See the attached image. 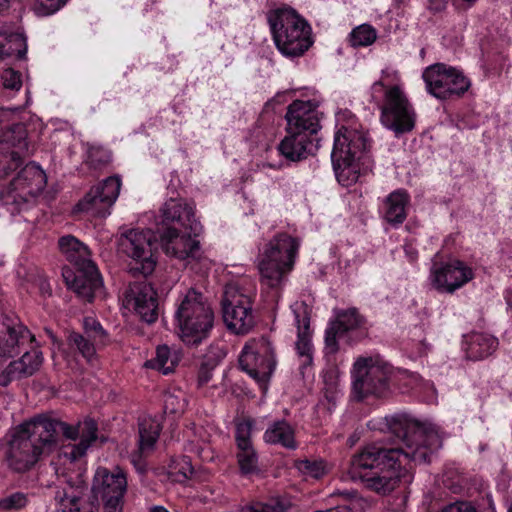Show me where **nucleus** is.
<instances>
[{"mask_svg": "<svg viewBox=\"0 0 512 512\" xmlns=\"http://www.w3.org/2000/svg\"><path fill=\"white\" fill-rule=\"evenodd\" d=\"M390 369L371 357H360L353 365V392L358 400L369 395L381 396L388 389Z\"/></svg>", "mask_w": 512, "mask_h": 512, "instance_id": "9b49d317", "label": "nucleus"}, {"mask_svg": "<svg viewBox=\"0 0 512 512\" xmlns=\"http://www.w3.org/2000/svg\"><path fill=\"white\" fill-rule=\"evenodd\" d=\"M203 452H204V449H203V448H199V449H197V453L199 454V457H204V456L202 455V453H203Z\"/></svg>", "mask_w": 512, "mask_h": 512, "instance_id": "052dcab7", "label": "nucleus"}, {"mask_svg": "<svg viewBox=\"0 0 512 512\" xmlns=\"http://www.w3.org/2000/svg\"><path fill=\"white\" fill-rule=\"evenodd\" d=\"M39 290L43 296H50L52 293L51 286L46 279H39Z\"/></svg>", "mask_w": 512, "mask_h": 512, "instance_id": "5fc2aeb1", "label": "nucleus"}, {"mask_svg": "<svg viewBox=\"0 0 512 512\" xmlns=\"http://www.w3.org/2000/svg\"><path fill=\"white\" fill-rule=\"evenodd\" d=\"M27 497L24 493L16 492L0 500V508L3 510H18L25 507Z\"/></svg>", "mask_w": 512, "mask_h": 512, "instance_id": "37998d69", "label": "nucleus"}, {"mask_svg": "<svg viewBox=\"0 0 512 512\" xmlns=\"http://www.w3.org/2000/svg\"><path fill=\"white\" fill-rule=\"evenodd\" d=\"M214 368L215 365L208 362H203L201 364L197 376V383L199 387L206 385L212 379Z\"/></svg>", "mask_w": 512, "mask_h": 512, "instance_id": "09e8293b", "label": "nucleus"}, {"mask_svg": "<svg viewBox=\"0 0 512 512\" xmlns=\"http://www.w3.org/2000/svg\"><path fill=\"white\" fill-rule=\"evenodd\" d=\"M409 200V194L404 189L391 192L384 201V219L393 225L402 224L407 217Z\"/></svg>", "mask_w": 512, "mask_h": 512, "instance_id": "bb28decb", "label": "nucleus"}, {"mask_svg": "<svg viewBox=\"0 0 512 512\" xmlns=\"http://www.w3.org/2000/svg\"><path fill=\"white\" fill-rule=\"evenodd\" d=\"M396 471L387 469L367 471L366 473L356 474L354 480L362 481L364 486L370 490L386 494L394 490L399 481Z\"/></svg>", "mask_w": 512, "mask_h": 512, "instance_id": "393cba45", "label": "nucleus"}, {"mask_svg": "<svg viewBox=\"0 0 512 512\" xmlns=\"http://www.w3.org/2000/svg\"><path fill=\"white\" fill-rule=\"evenodd\" d=\"M156 236L150 230L129 229L121 233L118 239L119 250L132 259L129 272L133 276L152 274L156 266Z\"/></svg>", "mask_w": 512, "mask_h": 512, "instance_id": "0eeeda50", "label": "nucleus"}, {"mask_svg": "<svg viewBox=\"0 0 512 512\" xmlns=\"http://www.w3.org/2000/svg\"><path fill=\"white\" fill-rule=\"evenodd\" d=\"M42 361V353L33 349L25 352L19 360L11 362V370L16 371L18 378L29 377L40 368Z\"/></svg>", "mask_w": 512, "mask_h": 512, "instance_id": "2f4dec72", "label": "nucleus"}, {"mask_svg": "<svg viewBox=\"0 0 512 512\" xmlns=\"http://www.w3.org/2000/svg\"><path fill=\"white\" fill-rule=\"evenodd\" d=\"M252 431V425L249 421H243L236 426V442L238 448H245L246 446L252 445L250 436Z\"/></svg>", "mask_w": 512, "mask_h": 512, "instance_id": "a18cd8bd", "label": "nucleus"}, {"mask_svg": "<svg viewBox=\"0 0 512 512\" xmlns=\"http://www.w3.org/2000/svg\"><path fill=\"white\" fill-rule=\"evenodd\" d=\"M10 0H6V2L0 4V8L6 6ZM6 33H0V57H3V51L5 46Z\"/></svg>", "mask_w": 512, "mask_h": 512, "instance_id": "4d7b16f0", "label": "nucleus"}, {"mask_svg": "<svg viewBox=\"0 0 512 512\" xmlns=\"http://www.w3.org/2000/svg\"><path fill=\"white\" fill-rule=\"evenodd\" d=\"M110 159L109 151L102 147L91 146L88 149L87 163L94 169H100L106 166L110 162Z\"/></svg>", "mask_w": 512, "mask_h": 512, "instance_id": "a19ab883", "label": "nucleus"}, {"mask_svg": "<svg viewBox=\"0 0 512 512\" xmlns=\"http://www.w3.org/2000/svg\"><path fill=\"white\" fill-rule=\"evenodd\" d=\"M2 150H7L11 165L9 169L17 168L22 162V158L28 155L27 130L22 123L13 124L3 131L0 140Z\"/></svg>", "mask_w": 512, "mask_h": 512, "instance_id": "4be33fe9", "label": "nucleus"}, {"mask_svg": "<svg viewBox=\"0 0 512 512\" xmlns=\"http://www.w3.org/2000/svg\"><path fill=\"white\" fill-rule=\"evenodd\" d=\"M376 38V30L368 24L359 25L350 33V43L353 47L369 46L375 42Z\"/></svg>", "mask_w": 512, "mask_h": 512, "instance_id": "e433bc0d", "label": "nucleus"}, {"mask_svg": "<svg viewBox=\"0 0 512 512\" xmlns=\"http://www.w3.org/2000/svg\"><path fill=\"white\" fill-rule=\"evenodd\" d=\"M377 88H384V84L381 81L375 82L373 84V89L376 90Z\"/></svg>", "mask_w": 512, "mask_h": 512, "instance_id": "bf43d9fd", "label": "nucleus"}, {"mask_svg": "<svg viewBox=\"0 0 512 512\" xmlns=\"http://www.w3.org/2000/svg\"><path fill=\"white\" fill-rule=\"evenodd\" d=\"M84 334L98 347L104 346L109 338L99 321L93 317H85L83 320Z\"/></svg>", "mask_w": 512, "mask_h": 512, "instance_id": "c9c22d12", "label": "nucleus"}, {"mask_svg": "<svg viewBox=\"0 0 512 512\" xmlns=\"http://www.w3.org/2000/svg\"><path fill=\"white\" fill-rule=\"evenodd\" d=\"M381 123L396 134L410 132L416 122V113L404 91L397 85L385 89L381 106Z\"/></svg>", "mask_w": 512, "mask_h": 512, "instance_id": "6e6552de", "label": "nucleus"}, {"mask_svg": "<svg viewBox=\"0 0 512 512\" xmlns=\"http://www.w3.org/2000/svg\"><path fill=\"white\" fill-rule=\"evenodd\" d=\"M316 138H309L299 133H288L280 142L278 150L280 153L291 161H301L309 154H312Z\"/></svg>", "mask_w": 512, "mask_h": 512, "instance_id": "b1692460", "label": "nucleus"}, {"mask_svg": "<svg viewBox=\"0 0 512 512\" xmlns=\"http://www.w3.org/2000/svg\"><path fill=\"white\" fill-rule=\"evenodd\" d=\"M498 341L486 333H473L467 341V356L472 360L483 359L497 348Z\"/></svg>", "mask_w": 512, "mask_h": 512, "instance_id": "c756f323", "label": "nucleus"}, {"mask_svg": "<svg viewBox=\"0 0 512 512\" xmlns=\"http://www.w3.org/2000/svg\"><path fill=\"white\" fill-rule=\"evenodd\" d=\"M67 342L71 348H75L89 362L96 355V348L98 346L85 334L71 332L67 337Z\"/></svg>", "mask_w": 512, "mask_h": 512, "instance_id": "f704fd0d", "label": "nucleus"}, {"mask_svg": "<svg viewBox=\"0 0 512 512\" xmlns=\"http://www.w3.org/2000/svg\"><path fill=\"white\" fill-rule=\"evenodd\" d=\"M439 512H477L474 507L465 502H457L444 507Z\"/></svg>", "mask_w": 512, "mask_h": 512, "instance_id": "603ef678", "label": "nucleus"}, {"mask_svg": "<svg viewBox=\"0 0 512 512\" xmlns=\"http://www.w3.org/2000/svg\"><path fill=\"white\" fill-rule=\"evenodd\" d=\"M41 6L45 8L46 14H51L59 10L67 0H36Z\"/></svg>", "mask_w": 512, "mask_h": 512, "instance_id": "3c124183", "label": "nucleus"}, {"mask_svg": "<svg viewBox=\"0 0 512 512\" xmlns=\"http://www.w3.org/2000/svg\"><path fill=\"white\" fill-rule=\"evenodd\" d=\"M238 450L237 458L242 473L250 474L257 471L258 458L253 446L249 445Z\"/></svg>", "mask_w": 512, "mask_h": 512, "instance_id": "ea45409f", "label": "nucleus"}, {"mask_svg": "<svg viewBox=\"0 0 512 512\" xmlns=\"http://www.w3.org/2000/svg\"><path fill=\"white\" fill-rule=\"evenodd\" d=\"M4 2H6V0H0V4H2V3H4Z\"/></svg>", "mask_w": 512, "mask_h": 512, "instance_id": "e2e57ef3", "label": "nucleus"}, {"mask_svg": "<svg viewBox=\"0 0 512 512\" xmlns=\"http://www.w3.org/2000/svg\"><path fill=\"white\" fill-rule=\"evenodd\" d=\"M149 512H169L165 507L156 505L149 508Z\"/></svg>", "mask_w": 512, "mask_h": 512, "instance_id": "13d9d810", "label": "nucleus"}, {"mask_svg": "<svg viewBox=\"0 0 512 512\" xmlns=\"http://www.w3.org/2000/svg\"><path fill=\"white\" fill-rule=\"evenodd\" d=\"M103 505V512H123L124 496H109L99 498Z\"/></svg>", "mask_w": 512, "mask_h": 512, "instance_id": "49530a36", "label": "nucleus"}, {"mask_svg": "<svg viewBox=\"0 0 512 512\" xmlns=\"http://www.w3.org/2000/svg\"><path fill=\"white\" fill-rule=\"evenodd\" d=\"M294 315L297 325L296 350L303 359L302 365L307 366V364H310L312 361L310 317L306 309L302 311L294 310Z\"/></svg>", "mask_w": 512, "mask_h": 512, "instance_id": "a878e982", "label": "nucleus"}, {"mask_svg": "<svg viewBox=\"0 0 512 512\" xmlns=\"http://www.w3.org/2000/svg\"><path fill=\"white\" fill-rule=\"evenodd\" d=\"M121 181L118 177H108L99 185L90 189L76 205L78 211L90 213L96 217H106L110 208L118 198Z\"/></svg>", "mask_w": 512, "mask_h": 512, "instance_id": "4468645a", "label": "nucleus"}, {"mask_svg": "<svg viewBox=\"0 0 512 512\" xmlns=\"http://www.w3.org/2000/svg\"><path fill=\"white\" fill-rule=\"evenodd\" d=\"M385 424L404 447H386L378 443L365 446L351 458L348 470L351 479L367 471L397 470L404 461L405 464L428 463L431 455L442 447V438L431 423L421 422L407 414H395L385 417Z\"/></svg>", "mask_w": 512, "mask_h": 512, "instance_id": "f03ea898", "label": "nucleus"}, {"mask_svg": "<svg viewBox=\"0 0 512 512\" xmlns=\"http://www.w3.org/2000/svg\"><path fill=\"white\" fill-rule=\"evenodd\" d=\"M176 365L177 361L175 357H172L170 348L167 345L158 346L156 356L145 363L147 368L156 369L164 375L173 372Z\"/></svg>", "mask_w": 512, "mask_h": 512, "instance_id": "473e14b6", "label": "nucleus"}, {"mask_svg": "<svg viewBox=\"0 0 512 512\" xmlns=\"http://www.w3.org/2000/svg\"><path fill=\"white\" fill-rule=\"evenodd\" d=\"M297 469L305 476L319 479L328 472L327 464L321 459H304L296 462Z\"/></svg>", "mask_w": 512, "mask_h": 512, "instance_id": "4c0bfd02", "label": "nucleus"}, {"mask_svg": "<svg viewBox=\"0 0 512 512\" xmlns=\"http://www.w3.org/2000/svg\"><path fill=\"white\" fill-rule=\"evenodd\" d=\"M15 377L18 378L17 373H16V371L11 370V363H10L9 366L6 368V370L0 374V385L4 386V387L9 385L11 383L12 379Z\"/></svg>", "mask_w": 512, "mask_h": 512, "instance_id": "864d4df0", "label": "nucleus"}, {"mask_svg": "<svg viewBox=\"0 0 512 512\" xmlns=\"http://www.w3.org/2000/svg\"><path fill=\"white\" fill-rule=\"evenodd\" d=\"M267 21L274 43L283 55L299 57L313 44L309 23L293 8L270 10Z\"/></svg>", "mask_w": 512, "mask_h": 512, "instance_id": "20e7f679", "label": "nucleus"}, {"mask_svg": "<svg viewBox=\"0 0 512 512\" xmlns=\"http://www.w3.org/2000/svg\"><path fill=\"white\" fill-rule=\"evenodd\" d=\"M239 365L258 383L266 384L276 366L272 343L265 337L249 340L240 354Z\"/></svg>", "mask_w": 512, "mask_h": 512, "instance_id": "9d476101", "label": "nucleus"}, {"mask_svg": "<svg viewBox=\"0 0 512 512\" xmlns=\"http://www.w3.org/2000/svg\"><path fill=\"white\" fill-rule=\"evenodd\" d=\"M342 335H344V333L332 322L325 333V344L331 352L338 350L337 337Z\"/></svg>", "mask_w": 512, "mask_h": 512, "instance_id": "de8ad7c7", "label": "nucleus"}, {"mask_svg": "<svg viewBox=\"0 0 512 512\" xmlns=\"http://www.w3.org/2000/svg\"><path fill=\"white\" fill-rule=\"evenodd\" d=\"M161 431V425L158 420L145 417L139 422V441H138V457L150 453L157 442Z\"/></svg>", "mask_w": 512, "mask_h": 512, "instance_id": "cd10ccee", "label": "nucleus"}, {"mask_svg": "<svg viewBox=\"0 0 512 512\" xmlns=\"http://www.w3.org/2000/svg\"><path fill=\"white\" fill-rule=\"evenodd\" d=\"M185 400H179L176 396L169 394L165 397L164 408L170 413L176 414L184 410Z\"/></svg>", "mask_w": 512, "mask_h": 512, "instance_id": "8fccbe9b", "label": "nucleus"}, {"mask_svg": "<svg viewBox=\"0 0 512 512\" xmlns=\"http://www.w3.org/2000/svg\"><path fill=\"white\" fill-rule=\"evenodd\" d=\"M126 489V476L121 470L109 472L106 468L97 469L92 485V492L96 499L124 496Z\"/></svg>", "mask_w": 512, "mask_h": 512, "instance_id": "412c9836", "label": "nucleus"}, {"mask_svg": "<svg viewBox=\"0 0 512 512\" xmlns=\"http://www.w3.org/2000/svg\"><path fill=\"white\" fill-rule=\"evenodd\" d=\"M264 440L270 444H278L288 449H295L294 429L285 420L274 421L265 431Z\"/></svg>", "mask_w": 512, "mask_h": 512, "instance_id": "c85d7f7f", "label": "nucleus"}, {"mask_svg": "<svg viewBox=\"0 0 512 512\" xmlns=\"http://www.w3.org/2000/svg\"><path fill=\"white\" fill-rule=\"evenodd\" d=\"M287 133H299L314 138L321 129L320 114L311 101H293L286 113Z\"/></svg>", "mask_w": 512, "mask_h": 512, "instance_id": "2eb2a0df", "label": "nucleus"}, {"mask_svg": "<svg viewBox=\"0 0 512 512\" xmlns=\"http://www.w3.org/2000/svg\"><path fill=\"white\" fill-rule=\"evenodd\" d=\"M193 232L184 230L180 233L176 227L166 228L161 236V245L167 255L181 260L199 259L201 247Z\"/></svg>", "mask_w": 512, "mask_h": 512, "instance_id": "a211bd4d", "label": "nucleus"}, {"mask_svg": "<svg viewBox=\"0 0 512 512\" xmlns=\"http://www.w3.org/2000/svg\"><path fill=\"white\" fill-rule=\"evenodd\" d=\"M298 249V240L287 233H278L265 244L257 256L261 284L280 290L294 267Z\"/></svg>", "mask_w": 512, "mask_h": 512, "instance_id": "7ed1b4c3", "label": "nucleus"}, {"mask_svg": "<svg viewBox=\"0 0 512 512\" xmlns=\"http://www.w3.org/2000/svg\"><path fill=\"white\" fill-rule=\"evenodd\" d=\"M428 2L430 10L438 12L445 8L447 0H428Z\"/></svg>", "mask_w": 512, "mask_h": 512, "instance_id": "6e6d98bb", "label": "nucleus"}, {"mask_svg": "<svg viewBox=\"0 0 512 512\" xmlns=\"http://www.w3.org/2000/svg\"><path fill=\"white\" fill-rule=\"evenodd\" d=\"M370 142L362 130L341 126L335 134L331 160L338 182L350 186L360 176V160L369 150Z\"/></svg>", "mask_w": 512, "mask_h": 512, "instance_id": "39448f33", "label": "nucleus"}, {"mask_svg": "<svg viewBox=\"0 0 512 512\" xmlns=\"http://www.w3.org/2000/svg\"><path fill=\"white\" fill-rule=\"evenodd\" d=\"M240 512H286L283 504L277 501L254 502L243 507Z\"/></svg>", "mask_w": 512, "mask_h": 512, "instance_id": "79ce46f5", "label": "nucleus"}, {"mask_svg": "<svg viewBox=\"0 0 512 512\" xmlns=\"http://www.w3.org/2000/svg\"><path fill=\"white\" fill-rule=\"evenodd\" d=\"M333 323L345 334L350 330L363 326L365 318L359 314L356 308H349L339 311Z\"/></svg>", "mask_w": 512, "mask_h": 512, "instance_id": "72a5a7b5", "label": "nucleus"}, {"mask_svg": "<svg viewBox=\"0 0 512 512\" xmlns=\"http://www.w3.org/2000/svg\"><path fill=\"white\" fill-rule=\"evenodd\" d=\"M162 223L166 225L177 224L184 230H190L197 236L202 227L195 218L194 207L183 199L170 198L160 210Z\"/></svg>", "mask_w": 512, "mask_h": 512, "instance_id": "aec40b11", "label": "nucleus"}, {"mask_svg": "<svg viewBox=\"0 0 512 512\" xmlns=\"http://www.w3.org/2000/svg\"><path fill=\"white\" fill-rule=\"evenodd\" d=\"M34 339L30 331L22 324L3 323L0 330V357L12 358L19 354L20 348Z\"/></svg>", "mask_w": 512, "mask_h": 512, "instance_id": "5701e85b", "label": "nucleus"}, {"mask_svg": "<svg viewBox=\"0 0 512 512\" xmlns=\"http://www.w3.org/2000/svg\"><path fill=\"white\" fill-rule=\"evenodd\" d=\"M97 432V423L91 418L72 426L46 415H37L11 431L3 447V464L16 474L32 470L39 461L56 451L60 434L70 440H76L80 435V442L67 453L71 461H76L97 440Z\"/></svg>", "mask_w": 512, "mask_h": 512, "instance_id": "f257e3e1", "label": "nucleus"}, {"mask_svg": "<svg viewBox=\"0 0 512 512\" xmlns=\"http://www.w3.org/2000/svg\"><path fill=\"white\" fill-rule=\"evenodd\" d=\"M125 303L132 308L142 321L151 324L158 319L159 307L157 293L147 282L130 284L125 292Z\"/></svg>", "mask_w": 512, "mask_h": 512, "instance_id": "dca6fc26", "label": "nucleus"}, {"mask_svg": "<svg viewBox=\"0 0 512 512\" xmlns=\"http://www.w3.org/2000/svg\"><path fill=\"white\" fill-rule=\"evenodd\" d=\"M253 302L250 296L234 286H226L223 299V320L227 328L237 335L249 333L255 326Z\"/></svg>", "mask_w": 512, "mask_h": 512, "instance_id": "1a4fd4ad", "label": "nucleus"}, {"mask_svg": "<svg viewBox=\"0 0 512 512\" xmlns=\"http://www.w3.org/2000/svg\"><path fill=\"white\" fill-rule=\"evenodd\" d=\"M63 276L66 284L88 302L93 300L95 293L102 287V279L93 262H84L77 266L75 272L66 270Z\"/></svg>", "mask_w": 512, "mask_h": 512, "instance_id": "6ab92c4d", "label": "nucleus"}, {"mask_svg": "<svg viewBox=\"0 0 512 512\" xmlns=\"http://www.w3.org/2000/svg\"><path fill=\"white\" fill-rule=\"evenodd\" d=\"M423 79L428 92L439 99L460 96L470 86L469 80L462 73L442 63L426 68Z\"/></svg>", "mask_w": 512, "mask_h": 512, "instance_id": "ddd939ff", "label": "nucleus"}, {"mask_svg": "<svg viewBox=\"0 0 512 512\" xmlns=\"http://www.w3.org/2000/svg\"><path fill=\"white\" fill-rule=\"evenodd\" d=\"M59 248L67 260L77 266L84 262H92L89 259L88 248L72 235L63 236L59 239Z\"/></svg>", "mask_w": 512, "mask_h": 512, "instance_id": "7c9ffc66", "label": "nucleus"}, {"mask_svg": "<svg viewBox=\"0 0 512 512\" xmlns=\"http://www.w3.org/2000/svg\"><path fill=\"white\" fill-rule=\"evenodd\" d=\"M473 277L472 269L459 260L434 265L431 270L432 284L440 292L453 293Z\"/></svg>", "mask_w": 512, "mask_h": 512, "instance_id": "f3484780", "label": "nucleus"}, {"mask_svg": "<svg viewBox=\"0 0 512 512\" xmlns=\"http://www.w3.org/2000/svg\"><path fill=\"white\" fill-rule=\"evenodd\" d=\"M45 186V172L39 166L30 163L11 180L8 189L0 194V199L3 205L20 206L41 193Z\"/></svg>", "mask_w": 512, "mask_h": 512, "instance_id": "f8f14e48", "label": "nucleus"}, {"mask_svg": "<svg viewBox=\"0 0 512 512\" xmlns=\"http://www.w3.org/2000/svg\"><path fill=\"white\" fill-rule=\"evenodd\" d=\"M3 87L11 91H18L22 87L21 74L12 68L5 69L1 74Z\"/></svg>", "mask_w": 512, "mask_h": 512, "instance_id": "c03bdc74", "label": "nucleus"}, {"mask_svg": "<svg viewBox=\"0 0 512 512\" xmlns=\"http://www.w3.org/2000/svg\"><path fill=\"white\" fill-rule=\"evenodd\" d=\"M175 318L181 338L188 345H198L206 339L214 323V313L210 304L194 289H190L180 302Z\"/></svg>", "mask_w": 512, "mask_h": 512, "instance_id": "423d86ee", "label": "nucleus"}, {"mask_svg": "<svg viewBox=\"0 0 512 512\" xmlns=\"http://www.w3.org/2000/svg\"><path fill=\"white\" fill-rule=\"evenodd\" d=\"M26 49L27 47L25 39L21 34H6L3 57L16 55L19 59H21L25 56Z\"/></svg>", "mask_w": 512, "mask_h": 512, "instance_id": "58836bf2", "label": "nucleus"}, {"mask_svg": "<svg viewBox=\"0 0 512 512\" xmlns=\"http://www.w3.org/2000/svg\"><path fill=\"white\" fill-rule=\"evenodd\" d=\"M508 512H512V503L510 504V506L508 508Z\"/></svg>", "mask_w": 512, "mask_h": 512, "instance_id": "680f3d73", "label": "nucleus"}]
</instances>
